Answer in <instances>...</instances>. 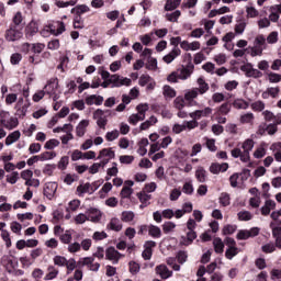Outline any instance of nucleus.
I'll list each match as a JSON object with an SVG mask.
<instances>
[{
    "label": "nucleus",
    "mask_w": 281,
    "mask_h": 281,
    "mask_svg": "<svg viewBox=\"0 0 281 281\" xmlns=\"http://www.w3.org/2000/svg\"><path fill=\"white\" fill-rule=\"evenodd\" d=\"M233 106L235 109H243V110H246V109H249V102L243 100V99H236L234 102H233Z\"/></svg>",
    "instance_id": "c9c22d12"
},
{
    "label": "nucleus",
    "mask_w": 281,
    "mask_h": 281,
    "mask_svg": "<svg viewBox=\"0 0 281 281\" xmlns=\"http://www.w3.org/2000/svg\"><path fill=\"white\" fill-rule=\"evenodd\" d=\"M182 192L189 195L194 194V186H192V182H186L182 187Z\"/></svg>",
    "instance_id": "3c124183"
},
{
    "label": "nucleus",
    "mask_w": 281,
    "mask_h": 281,
    "mask_svg": "<svg viewBox=\"0 0 281 281\" xmlns=\"http://www.w3.org/2000/svg\"><path fill=\"white\" fill-rule=\"evenodd\" d=\"M146 69L155 71V69H157V58L149 57L148 63L146 64Z\"/></svg>",
    "instance_id": "13d9d810"
},
{
    "label": "nucleus",
    "mask_w": 281,
    "mask_h": 281,
    "mask_svg": "<svg viewBox=\"0 0 281 281\" xmlns=\"http://www.w3.org/2000/svg\"><path fill=\"white\" fill-rule=\"evenodd\" d=\"M199 88H193L186 92L184 100L189 102V106H196L199 104V102L194 101V99L199 98Z\"/></svg>",
    "instance_id": "9d476101"
},
{
    "label": "nucleus",
    "mask_w": 281,
    "mask_h": 281,
    "mask_svg": "<svg viewBox=\"0 0 281 281\" xmlns=\"http://www.w3.org/2000/svg\"><path fill=\"white\" fill-rule=\"evenodd\" d=\"M268 80L272 83L281 82V75L276 72L268 74Z\"/></svg>",
    "instance_id": "e2e57ef3"
},
{
    "label": "nucleus",
    "mask_w": 281,
    "mask_h": 281,
    "mask_svg": "<svg viewBox=\"0 0 281 281\" xmlns=\"http://www.w3.org/2000/svg\"><path fill=\"white\" fill-rule=\"evenodd\" d=\"M148 235L151 236V238H161V228L159 226H155L150 224L147 226Z\"/></svg>",
    "instance_id": "cd10ccee"
},
{
    "label": "nucleus",
    "mask_w": 281,
    "mask_h": 281,
    "mask_svg": "<svg viewBox=\"0 0 281 281\" xmlns=\"http://www.w3.org/2000/svg\"><path fill=\"white\" fill-rule=\"evenodd\" d=\"M102 157H109V159H115V151L112 148H103L98 156V159H102Z\"/></svg>",
    "instance_id": "2f4dec72"
},
{
    "label": "nucleus",
    "mask_w": 281,
    "mask_h": 281,
    "mask_svg": "<svg viewBox=\"0 0 281 281\" xmlns=\"http://www.w3.org/2000/svg\"><path fill=\"white\" fill-rule=\"evenodd\" d=\"M59 240L64 245H70L72 240L71 231H66L64 234L59 236Z\"/></svg>",
    "instance_id": "f704fd0d"
},
{
    "label": "nucleus",
    "mask_w": 281,
    "mask_h": 281,
    "mask_svg": "<svg viewBox=\"0 0 281 281\" xmlns=\"http://www.w3.org/2000/svg\"><path fill=\"white\" fill-rule=\"evenodd\" d=\"M0 124H2L4 128L12 131V128H16V126H19V120L15 117H10L9 120L0 117Z\"/></svg>",
    "instance_id": "6ab92c4d"
},
{
    "label": "nucleus",
    "mask_w": 281,
    "mask_h": 281,
    "mask_svg": "<svg viewBox=\"0 0 281 281\" xmlns=\"http://www.w3.org/2000/svg\"><path fill=\"white\" fill-rule=\"evenodd\" d=\"M54 157H56L54 151H45L40 155L41 161H47L49 159H54Z\"/></svg>",
    "instance_id": "052dcab7"
},
{
    "label": "nucleus",
    "mask_w": 281,
    "mask_h": 281,
    "mask_svg": "<svg viewBox=\"0 0 281 281\" xmlns=\"http://www.w3.org/2000/svg\"><path fill=\"white\" fill-rule=\"evenodd\" d=\"M278 95H280V87H270L262 92L261 98H263V100H269V98H278Z\"/></svg>",
    "instance_id": "f3484780"
},
{
    "label": "nucleus",
    "mask_w": 281,
    "mask_h": 281,
    "mask_svg": "<svg viewBox=\"0 0 281 281\" xmlns=\"http://www.w3.org/2000/svg\"><path fill=\"white\" fill-rule=\"evenodd\" d=\"M175 227H177V224H175L173 222H166L162 225V231L165 234H170V232H172V229H175Z\"/></svg>",
    "instance_id": "680f3d73"
},
{
    "label": "nucleus",
    "mask_w": 281,
    "mask_h": 281,
    "mask_svg": "<svg viewBox=\"0 0 281 281\" xmlns=\"http://www.w3.org/2000/svg\"><path fill=\"white\" fill-rule=\"evenodd\" d=\"M239 221H251L254 218V215H251V212L249 211H241L237 214Z\"/></svg>",
    "instance_id": "8fccbe9b"
},
{
    "label": "nucleus",
    "mask_w": 281,
    "mask_h": 281,
    "mask_svg": "<svg viewBox=\"0 0 281 281\" xmlns=\"http://www.w3.org/2000/svg\"><path fill=\"white\" fill-rule=\"evenodd\" d=\"M271 210H276V201L267 200L265 205L261 206L260 212L262 216H269L271 214Z\"/></svg>",
    "instance_id": "a211bd4d"
},
{
    "label": "nucleus",
    "mask_w": 281,
    "mask_h": 281,
    "mask_svg": "<svg viewBox=\"0 0 281 281\" xmlns=\"http://www.w3.org/2000/svg\"><path fill=\"white\" fill-rule=\"evenodd\" d=\"M90 189H91V183L87 182L85 184L78 186L77 192H79V196H82V194H87Z\"/></svg>",
    "instance_id": "c03bdc74"
},
{
    "label": "nucleus",
    "mask_w": 281,
    "mask_h": 281,
    "mask_svg": "<svg viewBox=\"0 0 281 281\" xmlns=\"http://www.w3.org/2000/svg\"><path fill=\"white\" fill-rule=\"evenodd\" d=\"M236 229H237L236 225L228 224V225L224 226L222 233L224 236H232V234H234V232H236Z\"/></svg>",
    "instance_id": "09e8293b"
},
{
    "label": "nucleus",
    "mask_w": 281,
    "mask_h": 281,
    "mask_svg": "<svg viewBox=\"0 0 281 281\" xmlns=\"http://www.w3.org/2000/svg\"><path fill=\"white\" fill-rule=\"evenodd\" d=\"M193 71H194V64H192V61L190 60L188 65L182 66V68L180 69V74H179L180 80H188V78L192 76Z\"/></svg>",
    "instance_id": "1a4fd4ad"
},
{
    "label": "nucleus",
    "mask_w": 281,
    "mask_h": 281,
    "mask_svg": "<svg viewBox=\"0 0 281 281\" xmlns=\"http://www.w3.org/2000/svg\"><path fill=\"white\" fill-rule=\"evenodd\" d=\"M190 117L192 120H201V117H207L209 115H212V108H205L204 110H196L194 112H191Z\"/></svg>",
    "instance_id": "dca6fc26"
},
{
    "label": "nucleus",
    "mask_w": 281,
    "mask_h": 281,
    "mask_svg": "<svg viewBox=\"0 0 281 281\" xmlns=\"http://www.w3.org/2000/svg\"><path fill=\"white\" fill-rule=\"evenodd\" d=\"M228 168H229V165L227 162H223V164L213 162L210 166V172H212V175H220V172H227Z\"/></svg>",
    "instance_id": "ddd939ff"
},
{
    "label": "nucleus",
    "mask_w": 281,
    "mask_h": 281,
    "mask_svg": "<svg viewBox=\"0 0 281 281\" xmlns=\"http://www.w3.org/2000/svg\"><path fill=\"white\" fill-rule=\"evenodd\" d=\"M213 247H214L215 254H223L225 249V244L223 243V239H221L220 237H215L213 239Z\"/></svg>",
    "instance_id": "bb28decb"
},
{
    "label": "nucleus",
    "mask_w": 281,
    "mask_h": 281,
    "mask_svg": "<svg viewBox=\"0 0 281 281\" xmlns=\"http://www.w3.org/2000/svg\"><path fill=\"white\" fill-rule=\"evenodd\" d=\"M131 194H133V188L123 187V189L121 190L122 199H131Z\"/></svg>",
    "instance_id": "69168bd1"
},
{
    "label": "nucleus",
    "mask_w": 281,
    "mask_h": 281,
    "mask_svg": "<svg viewBox=\"0 0 281 281\" xmlns=\"http://www.w3.org/2000/svg\"><path fill=\"white\" fill-rule=\"evenodd\" d=\"M156 273L160 276L162 280H168V278H172V271H170L166 265L157 266Z\"/></svg>",
    "instance_id": "4468645a"
},
{
    "label": "nucleus",
    "mask_w": 281,
    "mask_h": 281,
    "mask_svg": "<svg viewBox=\"0 0 281 281\" xmlns=\"http://www.w3.org/2000/svg\"><path fill=\"white\" fill-rule=\"evenodd\" d=\"M94 262L95 258L93 257H85L79 260V265H81V267H88L90 271H100V263Z\"/></svg>",
    "instance_id": "6e6552de"
},
{
    "label": "nucleus",
    "mask_w": 281,
    "mask_h": 281,
    "mask_svg": "<svg viewBox=\"0 0 281 281\" xmlns=\"http://www.w3.org/2000/svg\"><path fill=\"white\" fill-rule=\"evenodd\" d=\"M109 82H111L112 88L115 87H131L132 80L128 78L121 77L120 75H112L109 79Z\"/></svg>",
    "instance_id": "20e7f679"
},
{
    "label": "nucleus",
    "mask_w": 281,
    "mask_h": 281,
    "mask_svg": "<svg viewBox=\"0 0 281 281\" xmlns=\"http://www.w3.org/2000/svg\"><path fill=\"white\" fill-rule=\"evenodd\" d=\"M195 179L199 183H205V181H207V171L203 167H198L195 170Z\"/></svg>",
    "instance_id": "4be33fe9"
},
{
    "label": "nucleus",
    "mask_w": 281,
    "mask_h": 281,
    "mask_svg": "<svg viewBox=\"0 0 281 281\" xmlns=\"http://www.w3.org/2000/svg\"><path fill=\"white\" fill-rule=\"evenodd\" d=\"M87 126H89L88 120H82L76 127L77 137H85L87 133Z\"/></svg>",
    "instance_id": "412c9836"
},
{
    "label": "nucleus",
    "mask_w": 281,
    "mask_h": 281,
    "mask_svg": "<svg viewBox=\"0 0 281 281\" xmlns=\"http://www.w3.org/2000/svg\"><path fill=\"white\" fill-rule=\"evenodd\" d=\"M173 104L178 109V111H181L186 106V99L177 97L173 101Z\"/></svg>",
    "instance_id": "4d7b16f0"
},
{
    "label": "nucleus",
    "mask_w": 281,
    "mask_h": 281,
    "mask_svg": "<svg viewBox=\"0 0 281 281\" xmlns=\"http://www.w3.org/2000/svg\"><path fill=\"white\" fill-rule=\"evenodd\" d=\"M122 258V254L111 246L105 250V260H110L113 265H117Z\"/></svg>",
    "instance_id": "0eeeda50"
},
{
    "label": "nucleus",
    "mask_w": 281,
    "mask_h": 281,
    "mask_svg": "<svg viewBox=\"0 0 281 281\" xmlns=\"http://www.w3.org/2000/svg\"><path fill=\"white\" fill-rule=\"evenodd\" d=\"M128 265H130V273H132V276H137L140 269L139 263L135 261H131Z\"/></svg>",
    "instance_id": "6e6d98bb"
},
{
    "label": "nucleus",
    "mask_w": 281,
    "mask_h": 281,
    "mask_svg": "<svg viewBox=\"0 0 281 281\" xmlns=\"http://www.w3.org/2000/svg\"><path fill=\"white\" fill-rule=\"evenodd\" d=\"M135 218V213L133 211H124L122 213L121 220L124 223H131Z\"/></svg>",
    "instance_id": "ea45409f"
},
{
    "label": "nucleus",
    "mask_w": 281,
    "mask_h": 281,
    "mask_svg": "<svg viewBox=\"0 0 281 281\" xmlns=\"http://www.w3.org/2000/svg\"><path fill=\"white\" fill-rule=\"evenodd\" d=\"M58 23V27L57 30L55 29L54 24H49L47 27L48 30H44L42 32L43 36H45V34H47V32H50V34H53L54 36H60V34H63V32H65V22H57Z\"/></svg>",
    "instance_id": "9b49d317"
},
{
    "label": "nucleus",
    "mask_w": 281,
    "mask_h": 281,
    "mask_svg": "<svg viewBox=\"0 0 281 281\" xmlns=\"http://www.w3.org/2000/svg\"><path fill=\"white\" fill-rule=\"evenodd\" d=\"M21 60H23V55H21V53H14L11 55V58H10L11 65H19Z\"/></svg>",
    "instance_id": "bf43d9fd"
},
{
    "label": "nucleus",
    "mask_w": 281,
    "mask_h": 281,
    "mask_svg": "<svg viewBox=\"0 0 281 281\" xmlns=\"http://www.w3.org/2000/svg\"><path fill=\"white\" fill-rule=\"evenodd\" d=\"M157 122V116L151 115L149 120L145 121L140 124V131H148L150 126H154V124Z\"/></svg>",
    "instance_id": "72a5a7b5"
},
{
    "label": "nucleus",
    "mask_w": 281,
    "mask_h": 281,
    "mask_svg": "<svg viewBox=\"0 0 281 281\" xmlns=\"http://www.w3.org/2000/svg\"><path fill=\"white\" fill-rule=\"evenodd\" d=\"M4 38L9 43L21 41V38H23V32L21 29H18L14 25H10V27L5 31Z\"/></svg>",
    "instance_id": "f03ea898"
},
{
    "label": "nucleus",
    "mask_w": 281,
    "mask_h": 281,
    "mask_svg": "<svg viewBox=\"0 0 281 281\" xmlns=\"http://www.w3.org/2000/svg\"><path fill=\"white\" fill-rule=\"evenodd\" d=\"M13 27H18L20 30H23L25 22H23V14L19 11L15 13V15L13 16Z\"/></svg>",
    "instance_id": "5701e85b"
},
{
    "label": "nucleus",
    "mask_w": 281,
    "mask_h": 281,
    "mask_svg": "<svg viewBox=\"0 0 281 281\" xmlns=\"http://www.w3.org/2000/svg\"><path fill=\"white\" fill-rule=\"evenodd\" d=\"M181 5V0H167L165 4V10L167 12H172V10H177Z\"/></svg>",
    "instance_id": "c85d7f7f"
},
{
    "label": "nucleus",
    "mask_w": 281,
    "mask_h": 281,
    "mask_svg": "<svg viewBox=\"0 0 281 281\" xmlns=\"http://www.w3.org/2000/svg\"><path fill=\"white\" fill-rule=\"evenodd\" d=\"M146 120V115H139V114H132L128 117L130 124H133V126L137 125V122H144Z\"/></svg>",
    "instance_id": "e433bc0d"
},
{
    "label": "nucleus",
    "mask_w": 281,
    "mask_h": 281,
    "mask_svg": "<svg viewBox=\"0 0 281 281\" xmlns=\"http://www.w3.org/2000/svg\"><path fill=\"white\" fill-rule=\"evenodd\" d=\"M93 120H97V126H99V128H102L103 131L106 128L109 120L106 119V115H104V110L98 109L94 111Z\"/></svg>",
    "instance_id": "423d86ee"
},
{
    "label": "nucleus",
    "mask_w": 281,
    "mask_h": 281,
    "mask_svg": "<svg viewBox=\"0 0 281 281\" xmlns=\"http://www.w3.org/2000/svg\"><path fill=\"white\" fill-rule=\"evenodd\" d=\"M164 95H166L167 98H175L177 95V92L170 86H165Z\"/></svg>",
    "instance_id": "338daca9"
},
{
    "label": "nucleus",
    "mask_w": 281,
    "mask_h": 281,
    "mask_svg": "<svg viewBox=\"0 0 281 281\" xmlns=\"http://www.w3.org/2000/svg\"><path fill=\"white\" fill-rule=\"evenodd\" d=\"M117 137H120V131H117V130H114L112 132H108L105 134L106 142H115V139H117Z\"/></svg>",
    "instance_id": "49530a36"
},
{
    "label": "nucleus",
    "mask_w": 281,
    "mask_h": 281,
    "mask_svg": "<svg viewBox=\"0 0 281 281\" xmlns=\"http://www.w3.org/2000/svg\"><path fill=\"white\" fill-rule=\"evenodd\" d=\"M229 111H232V104H229V102H226L218 108L217 113L218 115H227Z\"/></svg>",
    "instance_id": "a19ab883"
},
{
    "label": "nucleus",
    "mask_w": 281,
    "mask_h": 281,
    "mask_svg": "<svg viewBox=\"0 0 281 281\" xmlns=\"http://www.w3.org/2000/svg\"><path fill=\"white\" fill-rule=\"evenodd\" d=\"M100 218H101L100 210L90 209L88 211V221H91L92 223H98Z\"/></svg>",
    "instance_id": "a878e982"
},
{
    "label": "nucleus",
    "mask_w": 281,
    "mask_h": 281,
    "mask_svg": "<svg viewBox=\"0 0 281 281\" xmlns=\"http://www.w3.org/2000/svg\"><path fill=\"white\" fill-rule=\"evenodd\" d=\"M54 265H56L57 267H66L67 258H65L63 256H55L54 257Z\"/></svg>",
    "instance_id": "603ef678"
},
{
    "label": "nucleus",
    "mask_w": 281,
    "mask_h": 281,
    "mask_svg": "<svg viewBox=\"0 0 281 281\" xmlns=\"http://www.w3.org/2000/svg\"><path fill=\"white\" fill-rule=\"evenodd\" d=\"M240 71H244L246 78H262V71L255 69L254 65L246 64L240 67Z\"/></svg>",
    "instance_id": "7ed1b4c3"
},
{
    "label": "nucleus",
    "mask_w": 281,
    "mask_h": 281,
    "mask_svg": "<svg viewBox=\"0 0 281 281\" xmlns=\"http://www.w3.org/2000/svg\"><path fill=\"white\" fill-rule=\"evenodd\" d=\"M48 273L45 276L44 280H54L58 277V270L54 266L48 267Z\"/></svg>",
    "instance_id": "58836bf2"
},
{
    "label": "nucleus",
    "mask_w": 281,
    "mask_h": 281,
    "mask_svg": "<svg viewBox=\"0 0 281 281\" xmlns=\"http://www.w3.org/2000/svg\"><path fill=\"white\" fill-rule=\"evenodd\" d=\"M255 144L256 143L254 142V139L247 138L241 145L243 150H240V148L232 149L231 151L232 157H234V159H238L239 157L240 161H243L244 164H247L251 159L249 153L254 150Z\"/></svg>",
    "instance_id": "f257e3e1"
},
{
    "label": "nucleus",
    "mask_w": 281,
    "mask_h": 281,
    "mask_svg": "<svg viewBox=\"0 0 281 281\" xmlns=\"http://www.w3.org/2000/svg\"><path fill=\"white\" fill-rule=\"evenodd\" d=\"M44 49H45V44L43 43L31 44V52H33V54H42Z\"/></svg>",
    "instance_id": "79ce46f5"
},
{
    "label": "nucleus",
    "mask_w": 281,
    "mask_h": 281,
    "mask_svg": "<svg viewBox=\"0 0 281 281\" xmlns=\"http://www.w3.org/2000/svg\"><path fill=\"white\" fill-rule=\"evenodd\" d=\"M69 166V156H63L58 162L59 170H66Z\"/></svg>",
    "instance_id": "864d4df0"
},
{
    "label": "nucleus",
    "mask_w": 281,
    "mask_h": 281,
    "mask_svg": "<svg viewBox=\"0 0 281 281\" xmlns=\"http://www.w3.org/2000/svg\"><path fill=\"white\" fill-rule=\"evenodd\" d=\"M27 109H30V102L24 105L15 106V115L21 119L25 117V115H27Z\"/></svg>",
    "instance_id": "c756f323"
},
{
    "label": "nucleus",
    "mask_w": 281,
    "mask_h": 281,
    "mask_svg": "<svg viewBox=\"0 0 281 281\" xmlns=\"http://www.w3.org/2000/svg\"><path fill=\"white\" fill-rule=\"evenodd\" d=\"M198 93H200L201 95H203V93H207V91L210 90V86L201 77L198 79Z\"/></svg>",
    "instance_id": "7c9ffc66"
},
{
    "label": "nucleus",
    "mask_w": 281,
    "mask_h": 281,
    "mask_svg": "<svg viewBox=\"0 0 281 281\" xmlns=\"http://www.w3.org/2000/svg\"><path fill=\"white\" fill-rule=\"evenodd\" d=\"M19 139H21V132L14 131L5 138V146H12V144H14V142H19Z\"/></svg>",
    "instance_id": "b1692460"
},
{
    "label": "nucleus",
    "mask_w": 281,
    "mask_h": 281,
    "mask_svg": "<svg viewBox=\"0 0 281 281\" xmlns=\"http://www.w3.org/2000/svg\"><path fill=\"white\" fill-rule=\"evenodd\" d=\"M57 146H60V140L53 138L45 143L44 148L46 150H54V148H56Z\"/></svg>",
    "instance_id": "4c0bfd02"
},
{
    "label": "nucleus",
    "mask_w": 281,
    "mask_h": 281,
    "mask_svg": "<svg viewBox=\"0 0 281 281\" xmlns=\"http://www.w3.org/2000/svg\"><path fill=\"white\" fill-rule=\"evenodd\" d=\"M267 43V38H265V35H258L255 38V47L252 48L251 56H262V52L265 47H262Z\"/></svg>",
    "instance_id": "39448f33"
},
{
    "label": "nucleus",
    "mask_w": 281,
    "mask_h": 281,
    "mask_svg": "<svg viewBox=\"0 0 281 281\" xmlns=\"http://www.w3.org/2000/svg\"><path fill=\"white\" fill-rule=\"evenodd\" d=\"M220 203L223 207H227V205H229V195L227 193H222L220 196Z\"/></svg>",
    "instance_id": "774afa93"
},
{
    "label": "nucleus",
    "mask_w": 281,
    "mask_h": 281,
    "mask_svg": "<svg viewBox=\"0 0 281 281\" xmlns=\"http://www.w3.org/2000/svg\"><path fill=\"white\" fill-rule=\"evenodd\" d=\"M177 56H181V49H179V47H175L168 55L162 57V60L167 63V65H170Z\"/></svg>",
    "instance_id": "aec40b11"
},
{
    "label": "nucleus",
    "mask_w": 281,
    "mask_h": 281,
    "mask_svg": "<svg viewBox=\"0 0 281 281\" xmlns=\"http://www.w3.org/2000/svg\"><path fill=\"white\" fill-rule=\"evenodd\" d=\"M176 258H177L179 265H183L184 262L188 261V252L186 250H180V251H178Z\"/></svg>",
    "instance_id": "de8ad7c7"
},
{
    "label": "nucleus",
    "mask_w": 281,
    "mask_h": 281,
    "mask_svg": "<svg viewBox=\"0 0 281 281\" xmlns=\"http://www.w3.org/2000/svg\"><path fill=\"white\" fill-rule=\"evenodd\" d=\"M85 12H89L87 4L77 5L71 9V14H77V16H82Z\"/></svg>",
    "instance_id": "473e14b6"
},
{
    "label": "nucleus",
    "mask_w": 281,
    "mask_h": 281,
    "mask_svg": "<svg viewBox=\"0 0 281 281\" xmlns=\"http://www.w3.org/2000/svg\"><path fill=\"white\" fill-rule=\"evenodd\" d=\"M74 27L75 30H83L85 29V22L82 21L81 15H76L74 19Z\"/></svg>",
    "instance_id": "a18cd8bd"
},
{
    "label": "nucleus",
    "mask_w": 281,
    "mask_h": 281,
    "mask_svg": "<svg viewBox=\"0 0 281 281\" xmlns=\"http://www.w3.org/2000/svg\"><path fill=\"white\" fill-rule=\"evenodd\" d=\"M56 89H58V78H53L45 86L44 92L48 95H56Z\"/></svg>",
    "instance_id": "2eb2a0df"
},
{
    "label": "nucleus",
    "mask_w": 281,
    "mask_h": 281,
    "mask_svg": "<svg viewBox=\"0 0 281 281\" xmlns=\"http://www.w3.org/2000/svg\"><path fill=\"white\" fill-rule=\"evenodd\" d=\"M56 190H58V184L56 182H48L44 188V196L52 201L54 199V194H56Z\"/></svg>",
    "instance_id": "f8f14e48"
},
{
    "label": "nucleus",
    "mask_w": 281,
    "mask_h": 281,
    "mask_svg": "<svg viewBox=\"0 0 281 281\" xmlns=\"http://www.w3.org/2000/svg\"><path fill=\"white\" fill-rule=\"evenodd\" d=\"M225 256L227 260H232L234 256H238V248L234 247L226 249Z\"/></svg>",
    "instance_id": "0e129e2a"
},
{
    "label": "nucleus",
    "mask_w": 281,
    "mask_h": 281,
    "mask_svg": "<svg viewBox=\"0 0 281 281\" xmlns=\"http://www.w3.org/2000/svg\"><path fill=\"white\" fill-rule=\"evenodd\" d=\"M19 181V171H13L10 176H7V182L14 186Z\"/></svg>",
    "instance_id": "5fc2aeb1"
},
{
    "label": "nucleus",
    "mask_w": 281,
    "mask_h": 281,
    "mask_svg": "<svg viewBox=\"0 0 281 281\" xmlns=\"http://www.w3.org/2000/svg\"><path fill=\"white\" fill-rule=\"evenodd\" d=\"M179 16H181V11L176 10L172 13H167L166 18L170 21V23H177L179 21Z\"/></svg>",
    "instance_id": "37998d69"
},
{
    "label": "nucleus",
    "mask_w": 281,
    "mask_h": 281,
    "mask_svg": "<svg viewBox=\"0 0 281 281\" xmlns=\"http://www.w3.org/2000/svg\"><path fill=\"white\" fill-rule=\"evenodd\" d=\"M106 228L111 229L112 232H122V222H120L119 218L114 217L110 221Z\"/></svg>",
    "instance_id": "393cba45"
}]
</instances>
